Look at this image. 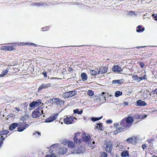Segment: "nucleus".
Listing matches in <instances>:
<instances>
[{
  "instance_id": "42",
  "label": "nucleus",
  "mask_w": 157,
  "mask_h": 157,
  "mask_svg": "<svg viewBox=\"0 0 157 157\" xmlns=\"http://www.w3.org/2000/svg\"><path fill=\"white\" fill-rule=\"evenodd\" d=\"M79 110L78 109H76L74 110V113L75 114H79Z\"/></svg>"
},
{
  "instance_id": "56",
  "label": "nucleus",
  "mask_w": 157,
  "mask_h": 157,
  "mask_svg": "<svg viewBox=\"0 0 157 157\" xmlns=\"http://www.w3.org/2000/svg\"><path fill=\"white\" fill-rule=\"evenodd\" d=\"M36 133H37L39 135H40V132H36L35 133V134H36Z\"/></svg>"
},
{
  "instance_id": "57",
  "label": "nucleus",
  "mask_w": 157,
  "mask_h": 157,
  "mask_svg": "<svg viewBox=\"0 0 157 157\" xmlns=\"http://www.w3.org/2000/svg\"><path fill=\"white\" fill-rule=\"evenodd\" d=\"M62 70H63V71H66V69H64V68H63V69Z\"/></svg>"
},
{
  "instance_id": "43",
  "label": "nucleus",
  "mask_w": 157,
  "mask_h": 157,
  "mask_svg": "<svg viewBox=\"0 0 157 157\" xmlns=\"http://www.w3.org/2000/svg\"><path fill=\"white\" fill-rule=\"evenodd\" d=\"M107 154L105 152H103L101 155L102 157H107Z\"/></svg>"
},
{
  "instance_id": "34",
  "label": "nucleus",
  "mask_w": 157,
  "mask_h": 157,
  "mask_svg": "<svg viewBox=\"0 0 157 157\" xmlns=\"http://www.w3.org/2000/svg\"><path fill=\"white\" fill-rule=\"evenodd\" d=\"M102 117L101 116L99 117H92L91 118V120L93 121H98L99 120H100L101 119Z\"/></svg>"
},
{
  "instance_id": "28",
  "label": "nucleus",
  "mask_w": 157,
  "mask_h": 157,
  "mask_svg": "<svg viewBox=\"0 0 157 157\" xmlns=\"http://www.w3.org/2000/svg\"><path fill=\"white\" fill-rule=\"evenodd\" d=\"M9 71V69L7 68L5 70L3 71L1 74H0V78L4 76L7 74Z\"/></svg>"
},
{
  "instance_id": "46",
  "label": "nucleus",
  "mask_w": 157,
  "mask_h": 157,
  "mask_svg": "<svg viewBox=\"0 0 157 157\" xmlns=\"http://www.w3.org/2000/svg\"><path fill=\"white\" fill-rule=\"evenodd\" d=\"M142 148L143 150L145 149L147 147V145L145 144H144L142 145Z\"/></svg>"
},
{
  "instance_id": "13",
  "label": "nucleus",
  "mask_w": 157,
  "mask_h": 157,
  "mask_svg": "<svg viewBox=\"0 0 157 157\" xmlns=\"http://www.w3.org/2000/svg\"><path fill=\"white\" fill-rule=\"evenodd\" d=\"M41 103V101L40 99L37 100L30 103L29 106L31 108H35L40 105Z\"/></svg>"
},
{
  "instance_id": "19",
  "label": "nucleus",
  "mask_w": 157,
  "mask_h": 157,
  "mask_svg": "<svg viewBox=\"0 0 157 157\" xmlns=\"http://www.w3.org/2000/svg\"><path fill=\"white\" fill-rule=\"evenodd\" d=\"M127 142L129 144H135L136 143V137H132L131 138L127 139L126 140Z\"/></svg>"
},
{
  "instance_id": "20",
  "label": "nucleus",
  "mask_w": 157,
  "mask_h": 157,
  "mask_svg": "<svg viewBox=\"0 0 157 157\" xmlns=\"http://www.w3.org/2000/svg\"><path fill=\"white\" fill-rule=\"evenodd\" d=\"M105 149L107 152L110 153L112 150V145L110 144H107L105 147Z\"/></svg>"
},
{
  "instance_id": "31",
  "label": "nucleus",
  "mask_w": 157,
  "mask_h": 157,
  "mask_svg": "<svg viewBox=\"0 0 157 157\" xmlns=\"http://www.w3.org/2000/svg\"><path fill=\"white\" fill-rule=\"evenodd\" d=\"M102 127V125L101 123H98L97 124V126L95 128V129H101Z\"/></svg>"
},
{
  "instance_id": "38",
  "label": "nucleus",
  "mask_w": 157,
  "mask_h": 157,
  "mask_svg": "<svg viewBox=\"0 0 157 157\" xmlns=\"http://www.w3.org/2000/svg\"><path fill=\"white\" fill-rule=\"evenodd\" d=\"M14 116L15 115L14 114L11 113L7 116V117L8 118H10L11 117H14Z\"/></svg>"
},
{
  "instance_id": "12",
  "label": "nucleus",
  "mask_w": 157,
  "mask_h": 157,
  "mask_svg": "<svg viewBox=\"0 0 157 157\" xmlns=\"http://www.w3.org/2000/svg\"><path fill=\"white\" fill-rule=\"evenodd\" d=\"M82 147L81 146H79L77 147H75L74 149H72L71 151V153L72 154H79L82 152Z\"/></svg>"
},
{
  "instance_id": "9",
  "label": "nucleus",
  "mask_w": 157,
  "mask_h": 157,
  "mask_svg": "<svg viewBox=\"0 0 157 157\" xmlns=\"http://www.w3.org/2000/svg\"><path fill=\"white\" fill-rule=\"evenodd\" d=\"M58 115V113H54L53 114H52L50 117L45 120V122L47 123L52 122L56 119Z\"/></svg>"
},
{
  "instance_id": "11",
  "label": "nucleus",
  "mask_w": 157,
  "mask_h": 157,
  "mask_svg": "<svg viewBox=\"0 0 157 157\" xmlns=\"http://www.w3.org/2000/svg\"><path fill=\"white\" fill-rule=\"evenodd\" d=\"M52 84L51 83L47 84L42 83L38 89V91L40 92L43 89H47L50 87H51Z\"/></svg>"
},
{
  "instance_id": "10",
  "label": "nucleus",
  "mask_w": 157,
  "mask_h": 157,
  "mask_svg": "<svg viewBox=\"0 0 157 157\" xmlns=\"http://www.w3.org/2000/svg\"><path fill=\"white\" fill-rule=\"evenodd\" d=\"M75 117L73 116H67L66 118L64 119V122L67 124H70L74 121Z\"/></svg>"
},
{
  "instance_id": "37",
  "label": "nucleus",
  "mask_w": 157,
  "mask_h": 157,
  "mask_svg": "<svg viewBox=\"0 0 157 157\" xmlns=\"http://www.w3.org/2000/svg\"><path fill=\"white\" fill-rule=\"evenodd\" d=\"M139 65L142 68H143L145 65V64L144 62H140L139 63Z\"/></svg>"
},
{
  "instance_id": "33",
  "label": "nucleus",
  "mask_w": 157,
  "mask_h": 157,
  "mask_svg": "<svg viewBox=\"0 0 157 157\" xmlns=\"http://www.w3.org/2000/svg\"><path fill=\"white\" fill-rule=\"evenodd\" d=\"M87 94L88 95L91 96L94 95V92L92 90H89L87 93Z\"/></svg>"
},
{
  "instance_id": "25",
  "label": "nucleus",
  "mask_w": 157,
  "mask_h": 157,
  "mask_svg": "<svg viewBox=\"0 0 157 157\" xmlns=\"http://www.w3.org/2000/svg\"><path fill=\"white\" fill-rule=\"evenodd\" d=\"M121 156L122 157H125L128 156L129 154L128 151L127 150H124L121 153Z\"/></svg>"
},
{
  "instance_id": "2",
  "label": "nucleus",
  "mask_w": 157,
  "mask_h": 157,
  "mask_svg": "<svg viewBox=\"0 0 157 157\" xmlns=\"http://www.w3.org/2000/svg\"><path fill=\"white\" fill-rule=\"evenodd\" d=\"M84 135L81 132L75 133L74 135L73 141L76 144H80L83 141Z\"/></svg>"
},
{
  "instance_id": "44",
  "label": "nucleus",
  "mask_w": 157,
  "mask_h": 157,
  "mask_svg": "<svg viewBox=\"0 0 157 157\" xmlns=\"http://www.w3.org/2000/svg\"><path fill=\"white\" fill-rule=\"evenodd\" d=\"M112 121L111 120H110V119L107 120L106 121V123H108V124H111L112 123Z\"/></svg>"
},
{
  "instance_id": "41",
  "label": "nucleus",
  "mask_w": 157,
  "mask_h": 157,
  "mask_svg": "<svg viewBox=\"0 0 157 157\" xmlns=\"http://www.w3.org/2000/svg\"><path fill=\"white\" fill-rule=\"evenodd\" d=\"M138 76L137 75H134L132 76V78H133L134 80H136L137 78H138Z\"/></svg>"
},
{
  "instance_id": "24",
  "label": "nucleus",
  "mask_w": 157,
  "mask_h": 157,
  "mask_svg": "<svg viewBox=\"0 0 157 157\" xmlns=\"http://www.w3.org/2000/svg\"><path fill=\"white\" fill-rule=\"evenodd\" d=\"M81 77L83 81H85L87 80V76L86 73L82 72L81 74Z\"/></svg>"
},
{
  "instance_id": "27",
  "label": "nucleus",
  "mask_w": 157,
  "mask_h": 157,
  "mask_svg": "<svg viewBox=\"0 0 157 157\" xmlns=\"http://www.w3.org/2000/svg\"><path fill=\"white\" fill-rule=\"evenodd\" d=\"M20 45H33L35 47H36V45L33 43H25V42H22V43H20Z\"/></svg>"
},
{
  "instance_id": "23",
  "label": "nucleus",
  "mask_w": 157,
  "mask_h": 157,
  "mask_svg": "<svg viewBox=\"0 0 157 157\" xmlns=\"http://www.w3.org/2000/svg\"><path fill=\"white\" fill-rule=\"evenodd\" d=\"M86 134L85 133H84V134H83V135H84V137L83 138L84 140H83V141L85 142H86L90 140L91 139V137L89 135L86 136L85 137Z\"/></svg>"
},
{
  "instance_id": "22",
  "label": "nucleus",
  "mask_w": 157,
  "mask_h": 157,
  "mask_svg": "<svg viewBox=\"0 0 157 157\" xmlns=\"http://www.w3.org/2000/svg\"><path fill=\"white\" fill-rule=\"evenodd\" d=\"M18 126L17 123H14L11 124L9 127V129L10 130H12L16 128Z\"/></svg>"
},
{
  "instance_id": "16",
  "label": "nucleus",
  "mask_w": 157,
  "mask_h": 157,
  "mask_svg": "<svg viewBox=\"0 0 157 157\" xmlns=\"http://www.w3.org/2000/svg\"><path fill=\"white\" fill-rule=\"evenodd\" d=\"M68 149L64 147H60L59 148L58 151L59 154L63 155L67 152Z\"/></svg>"
},
{
  "instance_id": "40",
  "label": "nucleus",
  "mask_w": 157,
  "mask_h": 157,
  "mask_svg": "<svg viewBox=\"0 0 157 157\" xmlns=\"http://www.w3.org/2000/svg\"><path fill=\"white\" fill-rule=\"evenodd\" d=\"M34 4L35 6H42V5H43V4L39 3V2H36V3H34Z\"/></svg>"
},
{
  "instance_id": "1",
  "label": "nucleus",
  "mask_w": 157,
  "mask_h": 157,
  "mask_svg": "<svg viewBox=\"0 0 157 157\" xmlns=\"http://www.w3.org/2000/svg\"><path fill=\"white\" fill-rule=\"evenodd\" d=\"M114 126H115L116 130L113 131V134L116 135L121 132L124 131L129 128L126 124L124 120L121 121L119 123H114Z\"/></svg>"
},
{
  "instance_id": "55",
  "label": "nucleus",
  "mask_w": 157,
  "mask_h": 157,
  "mask_svg": "<svg viewBox=\"0 0 157 157\" xmlns=\"http://www.w3.org/2000/svg\"><path fill=\"white\" fill-rule=\"evenodd\" d=\"M136 80H137L138 82H140L141 80H140V79L138 77V78Z\"/></svg>"
},
{
  "instance_id": "30",
  "label": "nucleus",
  "mask_w": 157,
  "mask_h": 157,
  "mask_svg": "<svg viewBox=\"0 0 157 157\" xmlns=\"http://www.w3.org/2000/svg\"><path fill=\"white\" fill-rule=\"evenodd\" d=\"M122 93L120 91H117L115 93V96L116 97H118L122 95Z\"/></svg>"
},
{
  "instance_id": "8",
  "label": "nucleus",
  "mask_w": 157,
  "mask_h": 157,
  "mask_svg": "<svg viewBox=\"0 0 157 157\" xmlns=\"http://www.w3.org/2000/svg\"><path fill=\"white\" fill-rule=\"evenodd\" d=\"M42 107L39 106L36 110H34L32 113V116L33 118H37L39 117L41 114V112H40L39 109H41Z\"/></svg>"
},
{
  "instance_id": "61",
  "label": "nucleus",
  "mask_w": 157,
  "mask_h": 157,
  "mask_svg": "<svg viewBox=\"0 0 157 157\" xmlns=\"http://www.w3.org/2000/svg\"><path fill=\"white\" fill-rule=\"evenodd\" d=\"M156 63H157V61L156 62Z\"/></svg>"
},
{
  "instance_id": "21",
  "label": "nucleus",
  "mask_w": 157,
  "mask_h": 157,
  "mask_svg": "<svg viewBox=\"0 0 157 157\" xmlns=\"http://www.w3.org/2000/svg\"><path fill=\"white\" fill-rule=\"evenodd\" d=\"M108 70V68L106 67H102L100 68L98 71L99 74L100 73L104 74L106 73Z\"/></svg>"
},
{
  "instance_id": "7",
  "label": "nucleus",
  "mask_w": 157,
  "mask_h": 157,
  "mask_svg": "<svg viewBox=\"0 0 157 157\" xmlns=\"http://www.w3.org/2000/svg\"><path fill=\"white\" fill-rule=\"evenodd\" d=\"M77 94L76 91L75 90H72L63 93V97L64 98H67L71 97Z\"/></svg>"
},
{
  "instance_id": "26",
  "label": "nucleus",
  "mask_w": 157,
  "mask_h": 157,
  "mask_svg": "<svg viewBox=\"0 0 157 157\" xmlns=\"http://www.w3.org/2000/svg\"><path fill=\"white\" fill-rule=\"evenodd\" d=\"M145 30L144 28H142V26L139 25L137 27L136 32L138 33L142 32H143Z\"/></svg>"
},
{
  "instance_id": "15",
  "label": "nucleus",
  "mask_w": 157,
  "mask_h": 157,
  "mask_svg": "<svg viewBox=\"0 0 157 157\" xmlns=\"http://www.w3.org/2000/svg\"><path fill=\"white\" fill-rule=\"evenodd\" d=\"M1 49L3 50L10 51L14 50V46L6 45L2 46Z\"/></svg>"
},
{
  "instance_id": "47",
  "label": "nucleus",
  "mask_w": 157,
  "mask_h": 157,
  "mask_svg": "<svg viewBox=\"0 0 157 157\" xmlns=\"http://www.w3.org/2000/svg\"><path fill=\"white\" fill-rule=\"evenodd\" d=\"M73 69H72V67H69V68H68V71L69 72H71L72 71H73Z\"/></svg>"
},
{
  "instance_id": "48",
  "label": "nucleus",
  "mask_w": 157,
  "mask_h": 157,
  "mask_svg": "<svg viewBox=\"0 0 157 157\" xmlns=\"http://www.w3.org/2000/svg\"><path fill=\"white\" fill-rule=\"evenodd\" d=\"M153 92L154 94H157V88L153 91Z\"/></svg>"
},
{
  "instance_id": "51",
  "label": "nucleus",
  "mask_w": 157,
  "mask_h": 157,
  "mask_svg": "<svg viewBox=\"0 0 157 157\" xmlns=\"http://www.w3.org/2000/svg\"><path fill=\"white\" fill-rule=\"evenodd\" d=\"M51 156V157H55V155L54 154H51V155H50Z\"/></svg>"
},
{
  "instance_id": "49",
  "label": "nucleus",
  "mask_w": 157,
  "mask_h": 157,
  "mask_svg": "<svg viewBox=\"0 0 157 157\" xmlns=\"http://www.w3.org/2000/svg\"><path fill=\"white\" fill-rule=\"evenodd\" d=\"M124 104L125 105H127L128 104V102L125 101L124 102Z\"/></svg>"
},
{
  "instance_id": "14",
  "label": "nucleus",
  "mask_w": 157,
  "mask_h": 157,
  "mask_svg": "<svg viewBox=\"0 0 157 157\" xmlns=\"http://www.w3.org/2000/svg\"><path fill=\"white\" fill-rule=\"evenodd\" d=\"M63 143L65 144H67L68 147L69 148L74 149V147H75V143L72 141L67 140Z\"/></svg>"
},
{
  "instance_id": "54",
  "label": "nucleus",
  "mask_w": 157,
  "mask_h": 157,
  "mask_svg": "<svg viewBox=\"0 0 157 157\" xmlns=\"http://www.w3.org/2000/svg\"><path fill=\"white\" fill-rule=\"evenodd\" d=\"M139 78L140 79V80H144V78H142V77H140Z\"/></svg>"
},
{
  "instance_id": "36",
  "label": "nucleus",
  "mask_w": 157,
  "mask_h": 157,
  "mask_svg": "<svg viewBox=\"0 0 157 157\" xmlns=\"http://www.w3.org/2000/svg\"><path fill=\"white\" fill-rule=\"evenodd\" d=\"M105 92H103L101 93V96H102V98H102L103 99L105 98L106 96L105 95Z\"/></svg>"
},
{
  "instance_id": "58",
  "label": "nucleus",
  "mask_w": 157,
  "mask_h": 157,
  "mask_svg": "<svg viewBox=\"0 0 157 157\" xmlns=\"http://www.w3.org/2000/svg\"><path fill=\"white\" fill-rule=\"evenodd\" d=\"M42 114L43 113V110H41V112Z\"/></svg>"
},
{
  "instance_id": "39",
  "label": "nucleus",
  "mask_w": 157,
  "mask_h": 157,
  "mask_svg": "<svg viewBox=\"0 0 157 157\" xmlns=\"http://www.w3.org/2000/svg\"><path fill=\"white\" fill-rule=\"evenodd\" d=\"M147 75L146 74H144V73H142L141 74V77L144 78V80L146 79Z\"/></svg>"
},
{
  "instance_id": "32",
  "label": "nucleus",
  "mask_w": 157,
  "mask_h": 157,
  "mask_svg": "<svg viewBox=\"0 0 157 157\" xmlns=\"http://www.w3.org/2000/svg\"><path fill=\"white\" fill-rule=\"evenodd\" d=\"M121 80H113L112 82L113 83H117V84H121L123 82H121Z\"/></svg>"
},
{
  "instance_id": "59",
  "label": "nucleus",
  "mask_w": 157,
  "mask_h": 157,
  "mask_svg": "<svg viewBox=\"0 0 157 157\" xmlns=\"http://www.w3.org/2000/svg\"><path fill=\"white\" fill-rule=\"evenodd\" d=\"M3 143V142H1H1H0V147L1 146L2 144Z\"/></svg>"
},
{
  "instance_id": "29",
  "label": "nucleus",
  "mask_w": 157,
  "mask_h": 157,
  "mask_svg": "<svg viewBox=\"0 0 157 157\" xmlns=\"http://www.w3.org/2000/svg\"><path fill=\"white\" fill-rule=\"evenodd\" d=\"M90 72L92 75H95L99 74L98 71H95L93 70H90Z\"/></svg>"
},
{
  "instance_id": "35",
  "label": "nucleus",
  "mask_w": 157,
  "mask_h": 157,
  "mask_svg": "<svg viewBox=\"0 0 157 157\" xmlns=\"http://www.w3.org/2000/svg\"><path fill=\"white\" fill-rule=\"evenodd\" d=\"M152 16L155 20L157 21V13L153 14Z\"/></svg>"
},
{
  "instance_id": "45",
  "label": "nucleus",
  "mask_w": 157,
  "mask_h": 157,
  "mask_svg": "<svg viewBox=\"0 0 157 157\" xmlns=\"http://www.w3.org/2000/svg\"><path fill=\"white\" fill-rule=\"evenodd\" d=\"M42 74L44 75V77H46L47 76V72L45 71H43Z\"/></svg>"
},
{
  "instance_id": "4",
  "label": "nucleus",
  "mask_w": 157,
  "mask_h": 157,
  "mask_svg": "<svg viewBox=\"0 0 157 157\" xmlns=\"http://www.w3.org/2000/svg\"><path fill=\"white\" fill-rule=\"evenodd\" d=\"M52 102L57 107L61 106L64 105V101L60 99L59 98H55L52 99Z\"/></svg>"
},
{
  "instance_id": "52",
  "label": "nucleus",
  "mask_w": 157,
  "mask_h": 157,
  "mask_svg": "<svg viewBox=\"0 0 157 157\" xmlns=\"http://www.w3.org/2000/svg\"><path fill=\"white\" fill-rule=\"evenodd\" d=\"M83 111L82 110H81L80 111H79V114H81L82 113Z\"/></svg>"
},
{
  "instance_id": "60",
  "label": "nucleus",
  "mask_w": 157,
  "mask_h": 157,
  "mask_svg": "<svg viewBox=\"0 0 157 157\" xmlns=\"http://www.w3.org/2000/svg\"><path fill=\"white\" fill-rule=\"evenodd\" d=\"M92 143L93 144H94L95 143V142L94 141H93L92 142Z\"/></svg>"
},
{
  "instance_id": "5",
  "label": "nucleus",
  "mask_w": 157,
  "mask_h": 157,
  "mask_svg": "<svg viewBox=\"0 0 157 157\" xmlns=\"http://www.w3.org/2000/svg\"><path fill=\"white\" fill-rule=\"evenodd\" d=\"M123 120H124L126 124L129 128L132 124L134 120L132 117L128 116L127 118H124Z\"/></svg>"
},
{
  "instance_id": "3",
  "label": "nucleus",
  "mask_w": 157,
  "mask_h": 157,
  "mask_svg": "<svg viewBox=\"0 0 157 157\" xmlns=\"http://www.w3.org/2000/svg\"><path fill=\"white\" fill-rule=\"evenodd\" d=\"M17 124H18L17 131L19 132L23 131L29 126V124H26V122L24 121L22 122H20L17 123Z\"/></svg>"
},
{
  "instance_id": "6",
  "label": "nucleus",
  "mask_w": 157,
  "mask_h": 157,
  "mask_svg": "<svg viewBox=\"0 0 157 157\" xmlns=\"http://www.w3.org/2000/svg\"><path fill=\"white\" fill-rule=\"evenodd\" d=\"M9 132L8 130L4 129L2 128V131L0 132V142H3V141L5 140L6 137L7 135L9 133Z\"/></svg>"
},
{
  "instance_id": "18",
  "label": "nucleus",
  "mask_w": 157,
  "mask_h": 157,
  "mask_svg": "<svg viewBox=\"0 0 157 157\" xmlns=\"http://www.w3.org/2000/svg\"><path fill=\"white\" fill-rule=\"evenodd\" d=\"M136 105L137 106H144L147 105V103L144 101L139 100L136 102Z\"/></svg>"
},
{
  "instance_id": "50",
  "label": "nucleus",
  "mask_w": 157,
  "mask_h": 157,
  "mask_svg": "<svg viewBox=\"0 0 157 157\" xmlns=\"http://www.w3.org/2000/svg\"><path fill=\"white\" fill-rule=\"evenodd\" d=\"M15 109H16V110L17 111L19 112L20 110V109L19 108H18L17 107L15 108Z\"/></svg>"
},
{
  "instance_id": "17",
  "label": "nucleus",
  "mask_w": 157,
  "mask_h": 157,
  "mask_svg": "<svg viewBox=\"0 0 157 157\" xmlns=\"http://www.w3.org/2000/svg\"><path fill=\"white\" fill-rule=\"evenodd\" d=\"M112 70L114 72H120L122 71L121 67L118 65H114L113 66Z\"/></svg>"
},
{
  "instance_id": "53",
  "label": "nucleus",
  "mask_w": 157,
  "mask_h": 157,
  "mask_svg": "<svg viewBox=\"0 0 157 157\" xmlns=\"http://www.w3.org/2000/svg\"><path fill=\"white\" fill-rule=\"evenodd\" d=\"M44 157H51V156L50 155H47L45 156Z\"/></svg>"
}]
</instances>
